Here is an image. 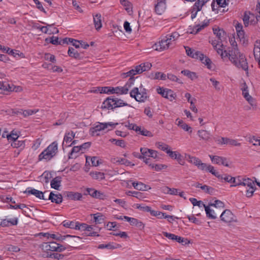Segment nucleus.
<instances>
[{
    "label": "nucleus",
    "mask_w": 260,
    "mask_h": 260,
    "mask_svg": "<svg viewBox=\"0 0 260 260\" xmlns=\"http://www.w3.org/2000/svg\"><path fill=\"white\" fill-rule=\"evenodd\" d=\"M229 41L232 48L228 52L226 50L223 51V48L217 49V53L220 55L223 59L228 57L234 65L237 68L242 69L246 71L248 74V65L245 56L239 51L234 37L230 38Z\"/></svg>",
    "instance_id": "f257e3e1"
},
{
    "label": "nucleus",
    "mask_w": 260,
    "mask_h": 260,
    "mask_svg": "<svg viewBox=\"0 0 260 260\" xmlns=\"http://www.w3.org/2000/svg\"><path fill=\"white\" fill-rule=\"evenodd\" d=\"M68 244L61 245L55 242H44L41 245L42 249L47 252V257L53 258L57 260L63 258L64 255L58 253H51V252H61L70 247Z\"/></svg>",
    "instance_id": "f03ea898"
},
{
    "label": "nucleus",
    "mask_w": 260,
    "mask_h": 260,
    "mask_svg": "<svg viewBox=\"0 0 260 260\" xmlns=\"http://www.w3.org/2000/svg\"><path fill=\"white\" fill-rule=\"evenodd\" d=\"M123 106L132 107L129 104L124 102L122 100L116 98L115 96H110L107 98L102 103L101 108L114 110L117 108Z\"/></svg>",
    "instance_id": "7ed1b4c3"
},
{
    "label": "nucleus",
    "mask_w": 260,
    "mask_h": 260,
    "mask_svg": "<svg viewBox=\"0 0 260 260\" xmlns=\"http://www.w3.org/2000/svg\"><path fill=\"white\" fill-rule=\"evenodd\" d=\"M213 31L214 34L217 38V40L209 39V43H210L213 48L217 51V49L223 48V41L226 39V33L222 29L219 27H213Z\"/></svg>",
    "instance_id": "20e7f679"
},
{
    "label": "nucleus",
    "mask_w": 260,
    "mask_h": 260,
    "mask_svg": "<svg viewBox=\"0 0 260 260\" xmlns=\"http://www.w3.org/2000/svg\"><path fill=\"white\" fill-rule=\"evenodd\" d=\"M58 152V143L54 141L51 143L39 155V160L43 159L46 161L50 160Z\"/></svg>",
    "instance_id": "39448f33"
},
{
    "label": "nucleus",
    "mask_w": 260,
    "mask_h": 260,
    "mask_svg": "<svg viewBox=\"0 0 260 260\" xmlns=\"http://www.w3.org/2000/svg\"><path fill=\"white\" fill-rule=\"evenodd\" d=\"M152 65L150 63L148 62L142 63L138 66L135 67L134 69H132L128 72L124 73L123 74L125 75L126 77H130L129 78L130 81H133L134 79L132 77L134 75L136 74H140L143 72L148 71L150 69Z\"/></svg>",
    "instance_id": "423d86ee"
},
{
    "label": "nucleus",
    "mask_w": 260,
    "mask_h": 260,
    "mask_svg": "<svg viewBox=\"0 0 260 260\" xmlns=\"http://www.w3.org/2000/svg\"><path fill=\"white\" fill-rule=\"evenodd\" d=\"M130 95L138 102H144L149 98L147 92L140 91L138 87H135L131 90Z\"/></svg>",
    "instance_id": "0eeeda50"
},
{
    "label": "nucleus",
    "mask_w": 260,
    "mask_h": 260,
    "mask_svg": "<svg viewBox=\"0 0 260 260\" xmlns=\"http://www.w3.org/2000/svg\"><path fill=\"white\" fill-rule=\"evenodd\" d=\"M156 91L162 97L168 99L170 101H172L175 99L176 95L171 89L159 87L157 88Z\"/></svg>",
    "instance_id": "6e6552de"
},
{
    "label": "nucleus",
    "mask_w": 260,
    "mask_h": 260,
    "mask_svg": "<svg viewBox=\"0 0 260 260\" xmlns=\"http://www.w3.org/2000/svg\"><path fill=\"white\" fill-rule=\"evenodd\" d=\"M77 227L76 229L77 230L80 231H86L87 232H89L87 234L89 236H96V232L91 233V231L93 229L92 225H89L84 223H80L79 222H77Z\"/></svg>",
    "instance_id": "1a4fd4ad"
},
{
    "label": "nucleus",
    "mask_w": 260,
    "mask_h": 260,
    "mask_svg": "<svg viewBox=\"0 0 260 260\" xmlns=\"http://www.w3.org/2000/svg\"><path fill=\"white\" fill-rule=\"evenodd\" d=\"M18 218L17 217L12 218H0V225L2 227H9L12 225H16L18 224Z\"/></svg>",
    "instance_id": "9d476101"
},
{
    "label": "nucleus",
    "mask_w": 260,
    "mask_h": 260,
    "mask_svg": "<svg viewBox=\"0 0 260 260\" xmlns=\"http://www.w3.org/2000/svg\"><path fill=\"white\" fill-rule=\"evenodd\" d=\"M98 166V158L96 156H86V163L84 170L88 172L89 170L88 167H96Z\"/></svg>",
    "instance_id": "9b49d317"
},
{
    "label": "nucleus",
    "mask_w": 260,
    "mask_h": 260,
    "mask_svg": "<svg viewBox=\"0 0 260 260\" xmlns=\"http://www.w3.org/2000/svg\"><path fill=\"white\" fill-rule=\"evenodd\" d=\"M221 220L224 222H231L234 220V215L232 212L228 209L225 210L221 214Z\"/></svg>",
    "instance_id": "f8f14e48"
},
{
    "label": "nucleus",
    "mask_w": 260,
    "mask_h": 260,
    "mask_svg": "<svg viewBox=\"0 0 260 260\" xmlns=\"http://www.w3.org/2000/svg\"><path fill=\"white\" fill-rule=\"evenodd\" d=\"M24 193L33 194L41 200H47V199L44 197V192L30 187H27Z\"/></svg>",
    "instance_id": "ddd939ff"
},
{
    "label": "nucleus",
    "mask_w": 260,
    "mask_h": 260,
    "mask_svg": "<svg viewBox=\"0 0 260 260\" xmlns=\"http://www.w3.org/2000/svg\"><path fill=\"white\" fill-rule=\"evenodd\" d=\"M118 123H114L112 122L101 123L99 122V132L103 130H106L107 132L113 129Z\"/></svg>",
    "instance_id": "4468645a"
},
{
    "label": "nucleus",
    "mask_w": 260,
    "mask_h": 260,
    "mask_svg": "<svg viewBox=\"0 0 260 260\" xmlns=\"http://www.w3.org/2000/svg\"><path fill=\"white\" fill-rule=\"evenodd\" d=\"M166 7V0H157L154 6L155 12L158 15H161L165 12Z\"/></svg>",
    "instance_id": "2eb2a0df"
},
{
    "label": "nucleus",
    "mask_w": 260,
    "mask_h": 260,
    "mask_svg": "<svg viewBox=\"0 0 260 260\" xmlns=\"http://www.w3.org/2000/svg\"><path fill=\"white\" fill-rule=\"evenodd\" d=\"M50 200L52 203L59 204L62 202V196L60 193H54L53 191L50 192L49 197L47 200Z\"/></svg>",
    "instance_id": "dca6fc26"
},
{
    "label": "nucleus",
    "mask_w": 260,
    "mask_h": 260,
    "mask_svg": "<svg viewBox=\"0 0 260 260\" xmlns=\"http://www.w3.org/2000/svg\"><path fill=\"white\" fill-rule=\"evenodd\" d=\"M169 47V45L167 43L165 38L153 46V48L155 50L158 51H162L164 50L167 49Z\"/></svg>",
    "instance_id": "f3484780"
},
{
    "label": "nucleus",
    "mask_w": 260,
    "mask_h": 260,
    "mask_svg": "<svg viewBox=\"0 0 260 260\" xmlns=\"http://www.w3.org/2000/svg\"><path fill=\"white\" fill-rule=\"evenodd\" d=\"M111 94H127L128 91V88L126 86L120 87L117 86L115 87H111Z\"/></svg>",
    "instance_id": "a211bd4d"
},
{
    "label": "nucleus",
    "mask_w": 260,
    "mask_h": 260,
    "mask_svg": "<svg viewBox=\"0 0 260 260\" xmlns=\"http://www.w3.org/2000/svg\"><path fill=\"white\" fill-rule=\"evenodd\" d=\"M62 178L60 176H56L50 181V186L52 188L59 190L61 186Z\"/></svg>",
    "instance_id": "6ab92c4d"
},
{
    "label": "nucleus",
    "mask_w": 260,
    "mask_h": 260,
    "mask_svg": "<svg viewBox=\"0 0 260 260\" xmlns=\"http://www.w3.org/2000/svg\"><path fill=\"white\" fill-rule=\"evenodd\" d=\"M198 58L200 59L203 63L207 66L208 69H211L212 68V61L208 57L200 52L198 53Z\"/></svg>",
    "instance_id": "aec40b11"
},
{
    "label": "nucleus",
    "mask_w": 260,
    "mask_h": 260,
    "mask_svg": "<svg viewBox=\"0 0 260 260\" xmlns=\"http://www.w3.org/2000/svg\"><path fill=\"white\" fill-rule=\"evenodd\" d=\"M242 94L244 98L248 102V103L252 105V102H253V98L249 94L248 86L246 83L244 82L243 84V87L242 88Z\"/></svg>",
    "instance_id": "412c9836"
},
{
    "label": "nucleus",
    "mask_w": 260,
    "mask_h": 260,
    "mask_svg": "<svg viewBox=\"0 0 260 260\" xmlns=\"http://www.w3.org/2000/svg\"><path fill=\"white\" fill-rule=\"evenodd\" d=\"M198 136L200 137V140H203L205 141H209L211 138L210 133L205 130H199L197 132Z\"/></svg>",
    "instance_id": "4be33fe9"
},
{
    "label": "nucleus",
    "mask_w": 260,
    "mask_h": 260,
    "mask_svg": "<svg viewBox=\"0 0 260 260\" xmlns=\"http://www.w3.org/2000/svg\"><path fill=\"white\" fill-rule=\"evenodd\" d=\"M75 134L73 132H66L62 143V146H63L64 143H66L67 146L72 141L73 139L75 138Z\"/></svg>",
    "instance_id": "5701e85b"
},
{
    "label": "nucleus",
    "mask_w": 260,
    "mask_h": 260,
    "mask_svg": "<svg viewBox=\"0 0 260 260\" xmlns=\"http://www.w3.org/2000/svg\"><path fill=\"white\" fill-rule=\"evenodd\" d=\"M67 197L72 200L80 201L82 198V195L81 193L77 192L68 191L67 192Z\"/></svg>",
    "instance_id": "b1692460"
},
{
    "label": "nucleus",
    "mask_w": 260,
    "mask_h": 260,
    "mask_svg": "<svg viewBox=\"0 0 260 260\" xmlns=\"http://www.w3.org/2000/svg\"><path fill=\"white\" fill-rule=\"evenodd\" d=\"M120 247H121V245L120 244L114 243L113 242L99 245V249L107 248L108 249H114Z\"/></svg>",
    "instance_id": "393cba45"
},
{
    "label": "nucleus",
    "mask_w": 260,
    "mask_h": 260,
    "mask_svg": "<svg viewBox=\"0 0 260 260\" xmlns=\"http://www.w3.org/2000/svg\"><path fill=\"white\" fill-rule=\"evenodd\" d=\"M176 122L178 126L182 128L185 131L188 132L189 133L192 132V128L182 120L178 118L176 119Z\"/></svg>",
    "instance_id": "a878e982"
},
{
    "label": "nucleus",
    "mask_w": 260,
    "mask_h": 260,
    "mask_svg": "<svg viewBox=\"0 0 260 260\" xmlns=\"http://www.w3.org/2000/svg\"><path fill=\"white\" fill-rule=\"evenodd\" d=\"M11 146L13 148L23 150L25 146V141L16 140L11 143Z\"/></svg>",
    "instance_id": "bb28decb"
},
{
    "label": "nucleus",
    "mask_w": 260,
    "mask_h": 260,
    "mask_svg": "<svg viewBox=\"0 0 260 260\" xmlns=\"http://www.w3.org/2000/svg\"><path fill=\"white\" fill-rule=\"evenodd\" d=\"M181 74L184 76H187L188 78L191 80H193L198 78V76L195 72H191L188 70H184L181 72Z\"/></svg>",
    "instance_id": "cd10ccee"
},
{
    "label": "nucleus",
    "mask_w": 260,
    "mask_h": 260,
    "mask_svg": "<svg viewBox=\"0 0 260 260\" xmlns=\"http://www.w3.org/2000/svg\"><path fill=\"white\" fill-rule=\"evenodd\" d=\"M185 157L186 159L190 163L197 166V164L200 162V159L195 156H191L188 154H185Z\"/></svg>",
    "instance_id": "c85d7f7f"
},
{
    "label": "nucleus",
    "mask_w": 260,
    "mask_h": 260,
    "mask_svg": "<svg viewBox=\"0 0 260 260\" xmlns=\"http://www.w3.org/2000/svg\"><path fill=\"white\" fill-rule=\"evenodd\" d=\"M10 84L7 82L0 81V93H3L5 92H9V89L11 88Z\"/></svg>",
    "instance_id": "c756f323"
},
{
    "label": "nucleus",
    "mask_w": 260,
    "mask_h": 260,
    "mask_svg": "<svg viewBox=\"0 0 260 260\" xmlns=\"http://www.w3.org/2000/svg\"><path fill=\"white\" fill-rule=\"evenodd\" d=\"M131 225L136 226L139 229L143 230L145 227V224L142 221H140L137 218H134L132 220Z\"/></svg>",
    "instance_id": "7c9ffc66"
},
{
    "label": "nucleus",
    "mask_w": 260,
    "mask_h": 260,
    "mask_svg": "<svg viewBox=\"0 0 260 260\" xmlns=\"http://www.w3.org/2000/svg\"><path fill=\"white\" fill-rule=\"evenodd\" d=\"M41 177L42 181L46 184H48L52 178V174L49 171H46L43 173Z\"/></svg>",
    "instance_id": "2f4dec72"
},
{
    "label": "nucleus",
    "mask_w": 260,
    "mask_h": 260,
    "mask_svg": "<svg viewBox=\"0 0 260 260\" xmlns=\"http://www.w3.org/2000/svg\"><path fill=\"white\" fill-rule=\"evenodd\" d=\"M63 225L68 228H70L72 229H76L77 227V222H74L73 221H70V220H64L62 222Z\"/></svg>",
    "instance_id": "473e14b6"
},
{
    "label": "nucleus",
    "mask_w": 260,
    "mask_h": 260,
    "mask_svg": "<svg viewBox=\"0 0 260 260\" xmlns=\"http://www.w3.org/2000/svg\"><path fill=\"white\" fill-rule=\"evenodd\" d=\"M185 48L187 55L192 58H198V53H200L201 52L195 51L194 50H192L191 48L188 47Z\"/></svg>",
    "instance_id": "72a5a7b5"
},
{
    "label": "nucleus",
    "mask_w": 260,
    "mask_h": 260,
    "mask_svg": "<svg viewBox=\"0 0 260 260\" xmlns=\"http://www.w3.org/2000/svg\"><path fill=\"white\" fill-rule=\"evenodd\" d=\"M10 55L15 58H25V55L23 53L20 52L17 50H11L10 51Z\"/></svg>",
    "instance_id": "f704fd0d"
},
{
    "label": "nucleus",
    "mask_w": 260,
    "mask_h": 260,
    "mask_svg": "<svg viewBox=\"0 0 260 260\" xmlns=\"http://www.w3.org/2000/svg\"><path fill=\"white\" fill-rule=\"evenodd\" d=\"M204 5V3L202 2V0H197L194 4L192 9L195 11L199 12L202 10Z\"/></svg>",
    "instance_id": "c9c22d12"
},
{
    "label": "nucleus",
    "mask_w": 260,
    "mask_h": 260,
    "mask_svg": "<svg viewBox=\"0 0 260 260\" xmlns=\"http://www.w3.org/2000/svg\"><path fill=\"white\" fill-rule=\"evenodd\" d=\"M242 185L248 187L255 186L254 181L249 178H242Z\"/></svg>",
    "instance_id": "e433bc0d"
},
{
    "label": "nucleus",
    "mask_w": 260,
    "mask_h": 260,
    "mask_svg": "<svg viewBox=\"0 0 260 260\" xmlns=\"http://www.w3.org/2000/svg\"><path fill=\"white\" fill-rule=\"evenodd\" d=\"M250 15L253 16V15L250 12H245L243 16V20L245 26H247L249 25L250 21Z\"/></svg>",
    "instance_id": "4c0bfd02"
},
{
    "label": "nucleus",
    "mask_w": 260,
    "mask_h": 260,
    "mask_svg": "<svg viewBox=\"0 0 260 260\" xmlns=\"http://www.w3.org/2000/svg\"><path fill=\"white\" fill-rule=\"evenodd\" d=\"M50 237L53 239H55L58 241H62L64 240L67 237H76L75 236H73L70 235L61 236L58 234H50Z\"/></svg>",
    "instance_id": "58836bf2"
},
{
    "label": "nucleus",
    "mask_w": 260,
    "mask_h": 260,
    "mask_svg": "<svg viewBox=\"0 0 260 260\" xmlns=\"http://www.w3.org/2000/svg\"><path fill=\"white\" fill-rule=\"evenodd\" d=\"M139 135H141L142 136L149 137H152L153 134L152 133L146 129H145L144 127H142L140 126V129L138 131V132L137 133Z\"/></svg>",
    "instance_id": "ea45409f"
},
{
    "label": "nucleus",
    "mask_w": 260,
    "mask_h": 260,
    "mask_svg": "<svg viewBox=\"0 0 260 260\" xmlns=\"http://www.w3.org/2000/svg\"><path fill=\"white\" fill-rule=\"evenodd\" d=\"M209 157L213 164L217 165H220L221 161L223 160V158L222 156H219L217 155H209Z\"/></svg>",
    "instance_id": "a19ab883"
},
{
    "label": "nucleus",
    "mask_w": 260,
    "mask_h": 260,
    "mask_svg": "<svg viewBox=\"0 0 260 260\" xmlns=\"http://www.w3.org/2000/svg\"><path fill=\"white\" fill-rule=\"evenodd\" d=\"M109 141L115 144L116 146L124 148L126 146L125 142L123 140H117L115 139H111Z\"/></svg>",
    "instance_id": "79ce46f5"
},
{
    "label": "nucleus",
    "mask_w": 260,
    "mask_h": 260,
    "mask_svg": "<svg viewBox=\"0 0 260 260\" xmlns=\"http://www.w3.org/2000/svg\"><path fill=\"white\" fill-rule=\"evenodd\" d=\"M204 207L207 217L213 219L216 218V216L213 215L214 212L213 210H211L209 206H206L205 205H204Z\"/></svg>",
    "instance_id": "37998d69"
},
{
    "label": "nucleus",
    "mask_w": 260,
    "mask_h": 260,
    "mask_svg": "<svg viewBox=\"0 0 260 260\" xmlns=\"http://www.w3.org/2000/svg\"><path fill=\"white\" fill-rule=\"evenodd\" d=\"M151 76L152 78L154 79H160L162 80H166L167 76L165 74L161 72H156L152 73Z\"/></svg>",
    "instance_id": "c03bdc74"
},
{
    "label": "nucleus",
    "mask_w": 260,
    "mask_h": 260,
    "mask_svg": "<svg viewBox=\"0 0 260 260\" xmlns=\"http://www.w3.org/2000/svg\"><path fill=\"white\" fill-rule=\"evenodd\" d=\"M68 53L70 57H74L75 58H78L80 56V54L78 51L72 47L69 48Z\"/></svg>",
    "instance_id": "a18cd8bd"
},
{
    "label": "nucleus",
    "mask_w": 260,
    "mask_h": 260,
    "mask_svg": "<svg viewBox=\"0 0 260 260\" xmlns=\"http://www.w3.org/2000/svg\"><path fill=\"white\" fill-rule=\"evenodd\" d=\"M165 193L170 194L171 195H177L178 193L179 190L176 188H171L169 187H165L163 189Z\"/></svg>",
    "instance_id": "49530a36"
},
{
    "label": "nucleus",
    "mask_w": 260,
    "mask_h": 260,
    "mask_svg": "<svg viewBox=\"0 0 260 260\" xmlns=\"http://www.w3.org/2000/svg\"><path fill=\"white\" fill-rule=\"evenodd\" d=\"M135 207L140 210L146 212H150L151 210V208L148 206H144L139 204H136L135 205Z\"/></svg>",
    "instance_id": "de8ad7c7"
},
{
    "label": "nucleus",
    "mask_w": 260,
    "mask_h": 260,
    "mask_svg": "<svg viewBox=\"0 0 260 260\" xmlns=\"http://www.w3.org/2000/svg\"><path fill=\"white\" fill-rule=\"evenodd\" d=\"M45 41L55 45H58L60 43V42H59L58 38L54 36L46 38Z\"/></svg>",
    "instance_id": "09e8293b"
},
{
    "label": "nucleus",
    "mask_w": 260,
    "mask_h": 260,
    "mask_svg": "<svg viewBox=\"0 0 260 260\" xmlns=\"http://www.w3.org/2000/svg\"><path fill=\"white\" fill-rule=\"evenodd\" d=\"M219 179L223 180L224 181L232 183V181H234L235 177H233L228 174L220 175V177H218Z\"/></svg>",
    "instance_id": "8fccbe9b"
},
{
    "label": "nucleus",
    "mask_w": 260,
    "mask_h": 260,
    "mask_svg": "<svg viewBox=\"0 0 260 260\" xmlns=\"http://www.w3.org/2000/svg\"><path fill=\"white\" fill-rule=\"evenodd\" d=\"M157 147L159 148V149L165 151L167 153V151L168 150H170L169 146L168 145L165 144L162 142H157L156 144Z\"/></svg>",
    "instance_id": "3c124183"
},
{
    "label": "nucleus",
    "mask_w": 260,
    "mask_h": 260,
    "mask_svg": "<svg viewBox=\"0 0 260 260\" xmlns=\"http://www.w3.org/2000/svg\"><path fill=\"white\" fill-rule=\"evenodd\" d=\"M126 194L128 196H132L137 198V199H141L143 197L142 193L136 191H128L126 192Z\"/></svg>",
    "instance_id": "603ef678"
},
{
    "label": "nucleus",
    "mask_w": 260,
    "mask_h": 260,
    "mask_svg": "<svg viewBox=\"0 0 260 260\" xmlns=\"http://www.w3.org/2000/svg\"><path fill=\"white\" fill-rule=\"evenodd\" d=\"M151 189V187L141 182H138V187H136V189L142 191H147Z\"/></svg>",
    "instance_id": "864d4df0"
},
{
    "label": "nucleus",
    "mask_w": 260,
    "mask_h": 260,
    "mask_svg": "<svg viewBox=\"0 0 260 260\" xmlns=\"http://www.w3.org/2000/svg\"><path fill=\"white\" fill-rule=\"evenodd\" d=\"M237 34L241 42H242L243 44L247 43L248 40L246 39L245 37V32L243 30L237 31Z\"/></svg>",
    "instance_id": "5fc2aeb1"
},
{
    "label": "nucleus",
    "mask_w": 260,
    "mask_h": 260,
    "mask_svg": "<svg viewBox=\"0 0 260 260\" xmlns=\"http://www.w3.org/2000/svg\"><path fill=\"white\" fill-rule=\"evenodd\" d=\"M209 20H207L206 22H204L202 24H198L195 26L196 31L195 33H198L202 29L204 28L205 27L209 25Z\"/></svg>",
    "instance_id": "6e6d98bb"
},
{
    "label": "nucleus",
    "mask_w": 260,
    "mask_h": 260,
    "mask_svg": "<svg viewBox=\"0 0 260 260\" xmlns=\"http://www.w3.org/2000/svg\"><path fill=\"white\" fill-rule=\"evenodd\" d=\"M206 171L211 173L212 175H214L217 178L220 177V175L219 174V173L214 170V168L213 166L210 165L208 166V168Z\"/></svg>",
    "instance_id": "4d7b16f0"
},
{
    "label": "nucleus",
    "mask_w": 260,
    "mask_h": 260,
    "mask_svg": "<svg viewBox=\"0 0 260 260\" xmlns=\"http://www.w3.org/2000/svg\"><path fill=\"white\" fill-rule=\"evenodd\" d=\"M38 111V110L36 109H27L23 110L22 114L24 117H27L36 113Z\"/></svg>",
    "instance_id": "13d9d810"
},
{
    "label": "nucleus",
    "mask_w": 260,
    "mask_h": 260,
    "mask_svg": "<svg viewBox=\"0 0 260 260\" xmlns=\"http://www.w3.org/2000/svg\"><path fill=\"white\" fill-rule=\"evenodd\" d=\"M111 87L110 86H105L100 87H99V91L100 93H106V94H111Z\"/></svg>",
    "instance_id": "bf43d9fd"
},
{
    "label": "nucleus",
    "mask_w": 260,
    "mask_h": 260,
    "mask_svg": "<svg viewBox=\"0 0 260 260\" xmlns=\"http://www.w3.org/2000/svg\"><path fill=\"white\" fill-rule=\"evenodd\" d=\"M149 166L156 171H160L163 169L167 168V166L162 164H150Z\"/></svg>",
    "instance_id": "052dcab7"
},
{
    "label": "nucleus",
    "mask_w": 260,
    "mask_h": 260,
    "mask_svg": "<svg viewBox=\"0 0 260 260\" xmlns=\"http://www.w3.org/2000/svg\"><path fill=\"white\" fill-rule=\"evenodd\" d=\"M19 136L16 133H14L13 131H12L11 134L7 135V138L8 141H15L18 139Z\"/></svg>",
    "instance_id": "680f3d73"
},
{
    "label": "nucleus",
    "mask_w": 260,
    "mask_h": 260,
    "mask_svg": "<svg viewBox=\"0 0 260 260\" xmlns=\"http://www.w3.org/2000/svg\"><path fill=\"white\" fill-rule=\"evenodd\" d=\"M211 206H214L216 208H224V203L220 200H215L214 203H210L209 204Z\"/></svg>",
    "instance_id": "e2e57ef3"
},
{
    "label": "nucleus",
    "mask_w": 260,
    "mask_h": 260,
    "mask_svg": "<svg viewBox=\"0 0 260 260\" xmlns=\"http://www.w3.org/2000/svg\"><path fill=\"white\" fill-rule=\"evenodd\" d=\"M256 49H258V52L259 53V57L258 58V64L260 66V40H257L254 44V53H255V51ZM254 57L256 58V54H254Z\"/></svg>",
    "instance_id": "0e129e2a"
},
{
    "label": "nucleus",
    "mask_w": 260,
    "mask_h": 260,
    "mask_svg": "<svg viewBox=\"0 0 260 260\" xmlns=\"http://www.w3.org/2000/svg\"><path fill=\"white\" fill-rule=\"evenodd\" d=\"M91 146V142H88L86 143H84L81 145L79 146V148L81 149V152L84 153V151L88 148H89Z\"/></svg>",
    "instance_id": "69168bd1"
},
{
    "label": "nucleus",
    "mask_w": 260,
    "mask_h": 260,
    "mask_svg": "<svg viewBox=\"0 0 260 260\" xmlns=\"http://www.w3.org/2000/svg\"><path fill=\"white\" fill-rule=\"evenodd\" d=\"M129 129L134 130L137 133L138 132V131L140 129V126H137L135 123H128V125H125Z\"/></svg>",
    "instance_id": "338daca9"
},
{
    "label": "nucleus",
    "mask_w": 260,
    "mask_h": 260,
    "mask_svg": "<svg viewBox=\"0 0 260 260\" xmlns=\"http://www.w3.org/2000/svg\"><path fill=\"white\" fill-rule=\"evenodd\" d=\"M201 189L204 190L206 193L209 194L212 193L214 190L213 188L206 185H203V186H201Z\"/></svg>",
    "instance_id": "774afa93"
}]
</instances>
